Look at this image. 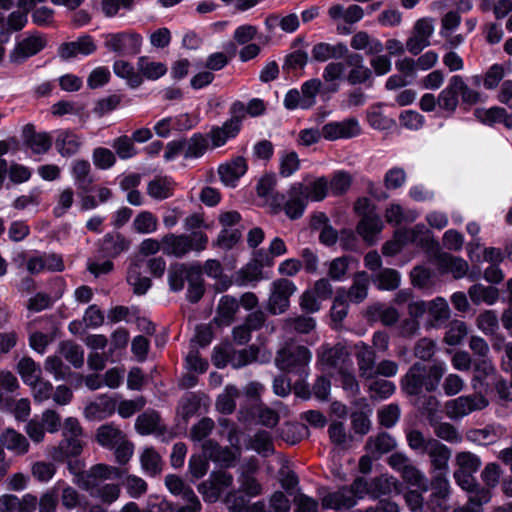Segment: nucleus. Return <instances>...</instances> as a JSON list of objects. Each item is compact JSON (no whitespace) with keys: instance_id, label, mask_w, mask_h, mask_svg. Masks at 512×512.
I'll return each instance as SVG.
<instances>
[{"instance_id":"obj_1","label":"nucleus","mask_w":512,"mask_h":512,"mask_svg":"<svg viewBox=\"0 0 512 512\" xmlns=\"http://www.w3.org/2000/svg\"><path fill=\"white\" fill-rule=\"evenodd\" d=\"M74 483L89 493L93 498L100 499L105 504L115 502L120 496V487L116 484H103V481L119 479L123 472L117 467L106 464H96L87 471L74 472Z\"/></svg>"},{"instance_id":"obj_2","label":"nucleus","mask_w":512,"mask_h":512,"mask_svg":"<svg viewBox=\"0 0 512 512\" xmlns=\"http://www.w3.org/2000/svg\"><path fill=\"white\" fill-rule=\"evenodd\" d=\"M445 371L444 363H435L428 369L419 362L414 363L402 378V389L409 395H419L423 390L435 391Z\"/></svg>"},{"instance_id":"obj_3","label":"nucleus","mask_w":512,"mask_h":512,"mask_svg":"<svg viewBox=\"0 0 512 512\" xmlns=\"http://www.w3.org/2000/svg\"><path fill=\"white\" fill-rule=\"evenodd\" d=\"M459 98L463 104L472 106L480 101L481 95L469 87L461 75H453L447 86L439 93L438 105L442 110L452 114L459 105Z\"/></svg>"},{"instance_id":"obj_4","label":"nucleus","mask_w":512,"mask_h":512,"mask_svg":"<svg viewBox=\"0 0 512 512\" xmlns=\"http://www.w3.org/2000/svg\"><path fill=\"white\" fill-rule=\"evenodd\" d=\"M207 244L208 237L202 231L179 235L170 233L162 237V252L168 256L182 258L190 251H203Z\"/></svg>"},{"instance_id":"obj_5","label":"nucleus","mask_w":512,"mask_h":512,"mask_svg":"<svg viewBox=\"0 0 512 512\" xmlns=\"http://www.w3.org/2000/svg\"><path fill=\"white\" fill-rule=\"evenodd\" d=\"M354 210L360 217L356 227L357 233L365 242L374 244L384 227L383 221L376 211V206L370 199L363 197L356 201Z\"/></svg>"},{"instance_id":"obj_6","label":"nucleus","mask_w":512,"mask_h":512,"mask_svg":"<svg viewBox=\"0 0 512 512\" xmlns=\"http://www.w3.org/2000/svg\"><path fill=\"white\" fill-rule=\"evenodd\" d=\"M311 358L312 353L305 346L286 344L278 350L275 364L284 372L302 376L306 374Z\"/></svg>"},{"instance_id":"obj_7","label":"nucleus","mask_w":512,"mask_h":512,"mask_svg":"<svg viewBox=\"0 0 512 512\" xmlns=\"http://www.w3.org/2000/svg\"><path fill=\"white\" fill-rule=\"evenodd\" d=\"M304 189L303 183L295 182L288 191V199L284 194H273L269 200V206L275 214L284 211L291 220L298 219L303 215L308 204L303 196Z\"/></svg>"},{"instance_id":"obj_8","label":"nucleus","mask_w":512,"mask_h":512,"mask_svg":"<svg viewBox=\"0 0 512 512\" xmlns=\"http://www.w3.org/2000/svg\"><path fill=\"white\" fill-rule=\"evenodd\" d=\"M63 440L59 446L55 448L53 458L63 460L71 456H78L83 449V429L77 418L68 417L63 424Z\"/></svg>"},{"instance_id":"obj_9","label":"nucleus","mask_w":512,"mask_h":512,"mask_svg":"<svg viewBox=\"0 0 512 512\" xmlns=\"http://www.w3.org/2000/svg\"><path fill=\"white\" fill-rule=\"evenodd\" d=\"M488 399L480 391L471 395L459 396L445 403V413L451 420H460L474 411L485 409Z\"/></svg>"},{"instance_id":"obj_10","label":"nucleus","mask_w":512,"mask_h":512,"mask_svg":"<svg viewBox=\"0 0 512 512\" xmlns=\"http://www.w3.org/2000/svg\"><path fill=\"white\" fill-rule=\"evenodd\" d=\"M47 45L45 36L39 32L26 34L16 40L9 53V60L13 64H22L30 57L41 52Z\"/></svg>"},{"instance_id":"obj_11","label":"nucleus","mask_w":512,"mask_h":512,"mask_svg":"<svg viewBox=\"0 0 512 512\" xmlns=\"http://www.w3.org/2000/svg\"><path fill=\"white\" fill-rule=\"evenodd\" d=\"M295 284L285 278L275 280L271 284L268 299V310L273 315L284 313L290 305V297L296 292Z\"/></svg>"},{"instance_id":"obj_12","label":"nucleus","mask_w":512,"mask_h":512,"mask_svg":"<svg viewBox=\"0 0 512 512\" xmlns=\"http://www.w3.org/2000/svg\"><path fill=\"white\" fill-rule=\"evenodd\" d=\"M203 454H194L189 460V472L193 478H202L208 471L209 459L219 461L220 453H228V450H222L216 442L207 440L202 444Z\"/></svg>"},{"instance_id":"obj_13","label":"nucleus","mask_w":512,"mask_h":512,"mask_svg":"<svg viewBox=\"0 0 512 512\" xmlns=\"http://www.w3.org/2000/svg\"><path fill=\"white\" fill-rule=\"evenodd\" d=\"M434 33L433 20L430 18L418 19L412 30V35L406 41V49L413 55H418L430 45V38Z\"/></svg>"},{"instance_id":"obj_14","label":"nucleus","mask_w":512,"mask_h":512,"mask_svg":"<svg viewBox=\"0 0 512 512\" xmlns=\"http://www.w3.org/2000/svg\"><path fill=\"white\" fill-rule=\"evenodd\" d=\"M142 37L136 33H114L108 34L105 40V47L122 55H135L140 51Z\"/></svg>"},{"instance_id":"obj_15","label":"nucleus","mask_w":512,"mask_h":512,"mask_svg":"<svg viewBox=\"0 0 512 512\" xmlns=\"http://www.w3.org/2000/svg\"><path fill=\"white\" fill-rule=\"evenodd\" d=\"M431 488L432 493L426 502L427 508L431 512H447L449 509L448 499L450 495L449 481L442 473H439L433 477Z\"/></svg>"},{"instance_id":"obj_16","label":"nucleus","mask_w":512,"mask_h":512,"mask_svg":"<svg viewBox=\"0 0 512 512\" xmlns=\"http://www.w3.org/2000/svg\"><path fill=\"white\" fill-rule=\"evenodd\" d=\"M321 506L324 510H334L336 512H346L356 506L354 495L343 486L338 490L326 493L321 497Z\"/></svg>"},{"instance_id":"obj_17","label":"nucleus","mask_w":512,"mask_h":512,"mask_svg":"<svg viewBox=\"0 0 512 512\" xmlns=\"http://www.w3.org/2000/svg\"><path fill=\"white\" fill-rule=\"evenodd\" d=\"M53 140L56 151L66 158L76 155L83 145L82 137L69 129L55 131Z\"/></svg>"},{"instance_id":"obj_18","label":"nucleus","mask_w":512,"mask_h":512,"mask_svg":"<svg viewBox=\"0 0 512 512\" xmlns=\"http://www.w3.org/2000/svg\"><path fill=\"white\" fill-rule=\"evenodd\" d=\"M96 51V44L92 37L83 35L75 41L63 43L58 48V55L63 60H69L78 56H88Z\"/></svg>"},{"instance_id":"obj_19","label":"nucleus","mask_w":512,"mask_h":512,"mask_svg":"<svg viewBox=\"0 0 512 512\" xmlns=\"http://www.w3.org/2000/svg\"><path fill=\"white\" fill-rule=\"evenodd\" d=\"M27 270L31 274H39L44 271L61 272L64 270V262L57 254H37L27 260Z\"/></svg>"},{"instance_id":"obj_20","label":"nucleus","mask_w":512,"mask_h":512,"mask_svg":"<svg viewBox=\"0 0 512 512\" xmlns=\"http://www.w3.org/2000/svg\"><path fill=\"white\" fill-rule=\"evenodd\" d=\"M354 351L359 375L365 379H374L377 364L376 354L372 347L361 341L355 344Z\"/></svg>"},{"instance_id":"obj_21","label":"nucleus","mask_w":512,"mask_h":512,"mask_svg":"<svg viewBox=\"0 0 512 512\" xmlns=\"http://www.w3.org/2000/svg\"><path fill=\"white\" fill-rule=\"evenodd\" d=\"M247 168L246 160L238 156L221 164L218 168V174L224 185L235 187L237 181L246 173Z\"/></svg>"},{"instance_id":"obj_22","label":"nucleus","mask_w":512,"mask_h":512,"mask_svg":"<svg viewBox=\"0 0 512 512\" xmlns=\"http://www.w3.org/2000/svg\"><path fill=\"white\" fill-rule=\"evenodd\" d=\"M348 52V47L343 42H337L335 44L319 42L312 47L311 58L316 62H326L331 59H342Z\"/></svg>"},{"instance_id":"obj_23","label":"nucleus","mask_w":512,"mask_h":512,"mask_svg":"<svg viewBox=\"0 0 512 512\" xmlns=\"http://www.w3.org/2000/svg\"><path fill=\"white\" fill-rule=\"evenodd\" d=\"M327 13L331 20L335 22L342 20L348 25L358 23L365 15L364 9L358 4H350L348 6L338 3L332 4L328 8Z\"/></svg>"},{"instance_id":"obj_24","label":"nucleus","mask_w":512,"mask_h":512,"mask_svg":"<svg viewBox=\"0 0 512 512\" xmlns=\"http://www.w3.org/2000/svg\"><path fill=\"white\" fill-rule=\"evenodd\" d=\"M70 175L78 191L90 190L94 182L92 167L88 160L76 159L70 164Z\"/></svg>"},{"instance_id":"obj_25","label":"nucleus","mask_w":512,"mask_h":512,"mask_svg":"<svg viewBox=\"0 0 512 512\" xmlns=\"http://www.w3.org/2000/svg\"><path fill=\"white\" fill-rule=\"evenodd\" d=\"M348 65L351 67L346 80L351 85H359L369 83L372 81V71L370 68L364 65L363 57L360 54H350L348 56Z\"/></svg>"},{"instance_id":"obj_26","label":"nucleus","mask_w":512,"mask_h":512,"mask_svg":"<svg viewBox=\"0 0 512 512\" xmlns=\"http://www.w3.org/2000/svg\"><path fill=\"white\" fill-rule=\"evenodd\" d=\"M117 401L108 396H101L96 401L89 403L84 408V416L88 420H103L114 414Z\"/></svg>"},{"instance_id":"obj_27","label":"nucleus","mask_w":512,"mask_h":512,"mask_svg":"<svg viewBox=\"0 0 512 512\" xmlns=\"http://www.w3.org/2000/svg\"><path fill=\"white\" fill-rule=\"evenodd\" d=\"M53 137L48 132H35L32 125L24 128V142L33 154L42 155L49 151Z\"/></svg>"},{"instance_id":"obj_28","label":"nucleus","mask_w":512,"mask_h":512,"mask_svg":"<svg viewBox=\"0 0 512 512\" xmlns=\"http://www.w3.org/2000/svg\"><path fill=\"white\" fill-rule=\"evenodd\" d=\"M436 264L441 273H451L455 279L463 278L469 269L464 259L448 253H439L436 256Z\"/></svg>"},{"instance_id":"obj_29","label":"nucleus","mask_w":512,"mask_h":512,"mask_svg":"<svg viewBox=\"0 0 512 512\" xmlns=\"http://www.w3.org/2000/svg\"><path fill=\"white\" fill-rule=\"evenodd\" d=\"M349 358V352L340 344L334 347L322 346L319 353V361L326 368L342 370L343 365Z\"/></svg>"},{"instance_id":"obj_30","label":"nucleus","mask_w":512,"mask_h":512,"mask_svg":"<svg viewBox=\"0 0 512 512\" xmlns=\"http://www.w3.org/2000/svg\"><path fill=\"white\" fill-rule=\"evenodd\" d=\"M303 187L305 188L303 191V196L307 200V202H319L324 200L329 192V180L324 177L311 178L310 175H306L303 178Z\"/></svg>"},{"instance_id":"obj_31","label":"nucleus","mask_w":512,"mask_h":512,"mask_svg":"<svg viewBox=\"0 0 512 512\" xmlns=\"http://www.w3.org/2000/svg\"><path fill=\"white\" fill-rule=\"evenodd\" d=\"M201 267L199 265H188L184 263H176L171 265L168 271V283L170 289L179 292L184 288L185 282H189L193 272H198Z\"/></svg>"},{"instance_id":"obj_32","label":"nucleus","mask_w":512,"mask_h":512,"mask_svg":"<svg viewBox=\"0 0 512 512\" xmlns=\"http://www.w3.org/2000/svg\"><path fill=\"white\" fill-rule=\"evenodd\" d=\"M475 375L471 380V386L475 391H482L484 386H490L488 379L494 380L496 376V369L491 360L484 357L474 364Z\"/></svg>"},{"instance_id":"obj_33","label":"nucleus","mask_w":512,"mask_h":512,"mask_svg":"<svg viewBox=\"0 0 512 512\" xmlns=\"http://www.w3.org/2000/svg\"><path fill=\"white\" fill-rule=\"evenodd\" d=\"M144 261L137 260L130 264L127 270V282L137 295L145 294L151 287V280L143 276Z\"/></svg>"},{"instance_id":"obj_34","label":"nucleus","mask_w":512,"mask_h":512,"mask_svg":"<svg viewBox=\"0 0 512 512\" xmlns=\"http://www.w3.org/2000/svg\"><path fill=\"white\" fill-rule=\"evenodd\" d=\"M371 499H378L381 496L400 492V483L394 477L387 474L371 479Z\"/></svg>"},{"instance_id":"obj_35","label":"nucleus","mask_w":512,"mask_h":512,"mask_svg":"<svg viewBox=\"0 0 512 512\" xmlns=\"http://www.w3.org/2000/svg\"><path fill=\"white\" fill-rule=\"evenodd\" d=\"M425 453L429 455L435 470L443 471L447 469L451 451L446 445L431 438L428 444V450Z\"/></svg>"},{"instance_id":"obj_36","label":"nucleus","mask_w":512,"mask_h":512,"mask_svg":"<svg viewBox=\"0 0 512 512\" xmlns=\"http://www.w3.org/2000/svg\"><path fill=\"white\" fill-rule=\"evenodd\" d=\"M137 70L142 76L150 81H156L167 73V66L162 62L152 60L148 56H141L137 60Z\"/></svg>"},{"instance_id":"obj_37","label":"nucleus","mask_w":512,"mask_h":512,"mask_svg":"<svg viewBox=\"0 0 512 512\" xmlns=\"http://www.w3.org/2000/svg\"><path fill=\"white\" fill-rule=\"evenodd\" d=\"M238 308L239 302L236 298L229 295L222 296L217 307L216 323L221 326L230 325L234 320Z\"/></svg>"},{"instance_id":"obj_38","label":"nucleus","mask_w":512,"mask_h":512,"mask_svg":"<svg viewBox=\"0 0 512 512\" xmlns=\"http://www.w3.org/2000/svg\"><path fill=\"white\" fill-rule=\"evenodd\" d=\"M130 242L120 233H108L101 243V251L106 257H116L129 249Z\"/></svg>"},{"instance_id":"obj_39","label":"nucleus","mask_w":512,"mask_h":512,"mask_svg":"<svg viewBox=\"0 0 512 512\" xmlns=\"http://www.w3.org/2000/svg\"><path fill=\"white\" fill-rule=\"evenodd\" d=\"M126 435L113 423L101 425L96 431V440L104 448L113 449Z\"/></svg>"},{"instance_id":"obj_40","label":"nucleus","mask_w":512,"mask_h":512,"mask_svg":"<svg viewBox=\"0 0 512 512\" xmlns=\"http://www.w3.org/2000/svg\"><path fill=\"white\" fill-rule=\"evenodd\" d=\"M401 235H404L408 242L415 243L424 249L437 246V243L432 239L430 230L424 224H417L411 229L401 230Z\"/></svg>"},{"instance_id":"obj_41","label":"nucleus","mask_w":512,"mask_h":512,"mask_svg":"<svg viewBox=\"0 0 512 512\" xmlns=\"http://www.w3.org/2000/svg\"><path fill=\"white\" fill-rule=\"evenodd\" d=\"M174 181L167 176H158L147 185V194L155 200H164L173 195Z\"/></svg>"},{"instance_id":"obj_42","label":"nucleus","mask_w":512,"mask_h":512,"mask_svg":"<svg viewBox=\"0 0 512 512\" xmlns=\"http://www.w3.org/2000/svg\"><path fill=\"white\" fill-rule=\"evenodd\" d=\"M260 353V348L256 347L255 345H251L248 348L233 352L230 358V363L232 364L233 367L240 368L254 361H267L271 357V354L266 355L264 353L263 356L260 358Z\"/></svg>"},{"instance_id":"obj_43","label":"nucleus","mask_w":512,"mask_h":512,"mask_svg":"<svg viewBox=\"0 0 512 512\" xmlns=\"http://www.w3.org/2000/svg\"><path fill=\"white\" fill-rule=\"evenodd\" d=\"M469 297L475 305L485 303L493 305L498 301L499 290L493 286L483 284H474L468 290Z\"/></svg>"},{"instance_id":"obj_44","label":"nucleus","mask_w":512,"mask_h":512,"mask_svg":"<svg viewBox=\"0 0 512 512\" xmlns=\"http://www.w3.org/2000/svg\"><path fill=\"white\" fill-rule=\"evenodd\" d=\"M350 46L354 50H365L367 54H380L384 50L383 44L365 31L355 33L350 41Z\"/></svg>"},{"instance_id":"obj_45","label":"nucleus","mask_w":512,"mask_h":512,"mask_svg":"<svg viewBox=\"0 0 512 512\" xmlns=\"http://www.w3.org/2000/svg\"><path fill=\"white\" fill-rule=\"evenodd\" d=\"M396 444V440L390 434L382 432L368 438L366 449L372 455H382L392 451Z\"/></svg>"},{"instance_id":"obj_46","label":"nucleus","mask_w":512,"mask_h":512,"mask_svg":"<svg viewBox=\"0 0 512 512\" xmlns=\"http://www.w3.org/2000/svg\"><path fill=\"white\" fill-rule=\"evenodd\" d=\"M1 444L15 454L22 455L28 452L29 443L25 436L13 429H7L0 437Z\"/></svg>"},{"instance_id":"obj_47","label":"nucleus","mask_w":512,"mask_h":512,"mask_svg":"<svg viewBox=\"0 0 512 512\" xmlns=\"http://www.w3.org/2000/svg\"><path fill=\"white\" fill-rule=\"evenodd\" d=\"M113 71L116 76L125 79L130 88H138L142 85V76L136 71L134 66L124 60H117L113 64Z\"/></svg>"},{"instance_id":"obj_48","label":"nucleus","mask_w":512,"mask_h":512,"mask_svg":"<svg viewBox=\"0 0 512 512\" xmlns=\"http://www.w3.org/2000/svg\"><path fill=\"white\" fill-rule=\"evenodd\" d=\"M17 371L26 385L35 384L41 378L42 369L32 358L24 357L17 364Z\"/></svg>"},{"instance_id":"obj_49","label":"nucleus","mask_w":512,"mask_h":512,"mask_svg":"<svg viewBox=\"0 0 512 512\" xmlns=\"http://www.w3.org/2000/svg\"><path fill=\"white\" fill-rule=\"evenodd\" d=\"M428 313L431 317L432 326L438 327L450 318L448 302L443 297H436L428 303Z\"/></svg>"},{"instance_id":"obj_50","label":"nucleus","mask_w":512,"mask_h":512,"mask_svg":"<svg viewBox=\"0 0 512 512\" xmlns=\"http://www.w3.org/2000/svg\"><path fill=\"white\" fill-rule=\"evenodd\" d=\"M287 253V247L285 242L275 237L269 244L268 252L264 250H258L256 252V260L262 266H270L273 263V258L285 255Z\"/></svg>"},{"instance_id":"obj_51","label":"nucleus","mask_w":512,"mask_h":512,"mask_svg":"<svg viewBox=\"0 0 512 512\" xmlns=\"http://www.w3.org/2000/svg\"><path fill=\"white\" fill-rule=\"evenodd\" d=\"M369 278L366 272H359L353 279V284L349 291H346V299L354 302H362L368 294Z\"/></svg>"},{"instance_id":"obj_52","label":"nucleus","mask_w":512,"mask_h":512,"mask_svg":"<svg viewBox=\"0 0 512 512\" xmlns=\"http://www.w3.org/2000/svg\"><path fill=\"white\" fill-rule=\"evenodd\" d=\"M373 282L379 290L392 291L400 286V273L391 268L381 269L374 277Z\"/></svg>"},{"instance_id":"obj_53","label":"nucleus","mask_w":512,"mask_h":512,"mask_svg":"<svg viewBox=\"0 0 512 512\" xmlns=\"http://www.w3.org/2000/svg\"><path fill=\"white\" fill-rule=\"evenodd\" d=\"M316 327L315 319L309 316L289 317L283 321V329L287 333L308 334Z\"/></svg>"},{"instance_id":"obj_54","label":"nucleus","mask_w":512,"mask_h":512,"mask_svg":"<svg viewBox=\"0 0 512 512\" xmlns=\"http://www.w3.org/2000/svg\"><path fill=\"white\" fill-rule=\"evenodd\" d=\"M239 130L233 122L225 121L220 127H213L209 136L214 147L223 146L229 139L238 135Z\"/></svg>"},{"instance_id":"obj_55","label":"nucleus","mask_w":512,"mask_h":512,"mask_svg":"<svg viewBox=\"0 0 512 512\" xmlns=\"http://www.w3.org/2000/svg\"><path fill=\"white\" fill-rule=\"evenodd\" d=\"M250 448L262 456H269L274 453L271 433L265 430L257 431L249 441Z\"/></svg>"},{"instance_id":"obj_56","label":"nucleus","mask_w":512,"mask_h":512,"mask_svg":"<svg viewBox=\"0 0 512 512\" xmlns=\"http://www.w3.org/2000/svg\"><path fill=\"white\" fill-rule=\"evenodd\" d=\"M141 467L150 476L159 474L162 470L160 455L152 448H145L140 455Z\"/></svg>"},{"instance_id":"obj_57","label":"nucleus","mask_w":512,"mask_h":512,"mask_svg":"<svg viewBox=\"0 0 512 512\" xmlns=\"http://www.w3.org/2000/svg\"><path fill=\"white\" fill-rule=\"evenodd\" d=\"M159 423V414L156 411L148 410L137 417L135 428L141 435H149L158 429Z\"/></svg>"},{"instance_id":"obj_58","label":"nucleus","mask_w":512,"mask_h":512,"mask_svg":"<svg viewBox=\"0 0 512 512\" xmlns=\"http://www.w3.org/2000/svg\"><path fill=\"white\" fill-rule=\"evenodd\" d=\"M400 475L408 486L416 487L422 492H427L429 490V482L427 477L415 465H410Z\"/></svg>"},{"instance_id":"obj_59","label":"nucleus","mask_w":512,"mask_h":512,"mask_svg":"<svg viewBox=\"0 0 512 512\" xmlns=\"http://www.w3.org/2000/svg\"><path fill=\"white\" fill-rule=\"evenodd\" d=\"M239 391L235 386H227L216 400V408L222 414H231L236 407Z\"/></svg>"},{"instance_id":"obj_60","label":"nucleus","mask_w":512,"mask_h":512,"mask_svg":"<svg viewBox=\"0 0 512 512\" xmlns=\"http://www.w3.org/2000/svg\"><path fill=\"white\" fill-rule=\"evenodd\" d=\"M468 334V328L464 321L453 320L449 323L444 341L450 346L459 345Z\"/></svg>"},{"instance_id":"obj_61","label":"nucleus","mask_w":512,"mask_h":512,"mask_svg":"<svg viewBox=\"0 0 512 512\" xmlns=\"http://www.w3.org/2000/svg\"><path fill=\"white\" fill-rule=\"evenodd\" d=\"M208 147V142L205 136L201 133H195L190 139L185 140V158H199L201 157Z\"/></svg>"},{"instance_id":"obj_62","label":"nucleus","mask_w":512,"mask_h":512,"mask_svg":"<svg viewBox=\"0 0 512 512\" xmlns=\"http://www.w3.org/2000/svg\"><path fill=\"white\" fill-rule=\"evenodd\" d=\"M322 88V82L318 78H312L301 85L302 109H308L315 105L316 96Z\"/></svg>"},{"instance_id":"obj_63","label":"nucleus","mask_w":512,"mask_h":512,"mask_svg":"<svg viewBox=\"0 0 512 512\" xmlns=\"http://www.w3.org/2000/svg\"><path fill=\"white\" fill-rule=\"evenodd\" d=\"M158 219L150 211L140 212L133 221V228L140 234H150L157 230Z\"/></svg>"},{"instance_id":"obj_64","label":"nucleus","mask_w":512,"mask_h":512,"mask_svg":"<svg viewBox=\"0 0 512 512\" xmlns=\"http://www.w3.org/2000/svg\"><path fill=\"white\" fill-rule=\"evenodd\" d=\"M59 353L74 367L79 368L84 363V352L82 348L73 342H63L60 344Z\"/></svg>"}]
</instances>
